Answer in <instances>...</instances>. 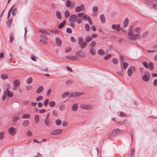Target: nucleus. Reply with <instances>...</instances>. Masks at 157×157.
<instances>
[{
	"label": "nucleus",
	"mask_w": 157,
	"mask_h": 157,
	"mask_svg": "<svg viewBox=\"0 0 157 157\" xmlns=\"http://www.w3.org/2000/svg\"><path fill=\"white\" fill-rule=\"evenodd\" d=\"M134 29L132 30L130 32L128 33V35L131 36L130 39L132 40H136L138 39L140 40L141 39V37L139 34H134Z\"/></svg>",
	"instance_id": "f257e3e1"
},
{
	"label": "nucleus",
	"mask_w": 157,
	"mask_h": 157,
	"mask_svg": "<svg viewBox=\"0 0 157 157\" xmlns=\"http://www.w3.org/2000/svg\"><path fill=\"white\" fill-rule=\"evenodd\" d=\"M145 74L142 77V79L146 82H148L150 79V75L149 72L147 71H145L144 72Z\"/></svg>",
	"instance_id": "f03ea898"
},
{
	"label": "nucleus",
	"mask_w": 157,
	"mask_h": 157,
	"mask_svg": "<svg viewBox=\"0 0 157 157\" xmlns=\"http://www.w3.org/2000/svg\"><path fill=\"white\" fill-rule=\"evenodd\" d=\"M84 15L83 13H78L77 16V22L78 24H80L82 21V17Z\"/></svg>",
	"instance_id": "7ed1b4c3"
},
{
	"label": "nucleus",
	"mask_w": 157,
	"mask_h": 157,
	"mask_svg": "<svg viewBox=\"0 0 157 157\" xmlns=\"http://www.w3.org/2000/svg\"><path fill=\"white\" fill-rule=\"evenodd\" d=\"M136 70V68L133 66L131 67L130 68H128L127 71V74L129 77H131L132 73V71H135Z\"/></svg>",
	"instance_id": "20e7f679"
},
{
	"label": "nucleus",
	"mask_w": 157,
	"mask_h": 157,
	"mask_svg": "<svg viewBox=\"0 0 157 157\" xmlns=\"http://www.w3.org/2000/svg\"><path fill=\"white\" fill-rule=\"evenodd\" d=\"M80 107L83 109H91L93 108L92 105H89L82 104L80 105Z\"/></svg>",
	"instance_id": "39448f33"
},
{
	"label": "nucleus",
	"mask_w": 157,
	"mask_h": 157,
	"mask_svg": "<svg viewBox=\"0 0 157 157\" xmlns=\"http://www.w3.org/2000/svg\"><path fill=\"white\" fill-rule=\"evenodd\" d=\"M84 6L81 4L79 6H77L75 8V11L77 13L81 11H83L84 10Z\"/></svg>",
	"instance_id": "423d86ee"
},
{
	"label": "nucleus",
	"mask_w": 157,
	"mask_h": 157,
	"mask_svg": "<svg viewBox=\"0 0 157 157\" xmlns=\"http://www.w3.org/2000/svg\"><path fill=\"white\" fill-rule=\"evenodd\" d=\"M62 131V129H58L52 131L50 133L52 135H56L60 134Z\"/></svg>",
	"instance_id": "0eeeda50"
},
{
	"label": "nucleus",
	"mask_w": 157,
	"mask_h": 157,
	"mask_svg": "<svg viewBox=\"0 0 157 157\" xmlns=\"http://www.w3.org/2000/svg\"><path fill=\"white\" fill-rule=\"evenodd\" d=\"M69 21L70 22H77V16L76 15L73 14L71 15L69 18Z\"/></svg>",
	"instance_id": "6e6552de"
},
{
	"label": "nucleus",
	"mask_w": 157,
	"mask_h": 157,
	"mask_svg": "<svg viewBox=\"0 0 157 157\" xmlns=\"http://www.w3.org/2000/svg\"><path fill=\"white\" fill-rule=\"evenodd\" d=\"M8 132L12 135H14L16 134V130L13 127H12L8 129Z\"/></svg>",
	"instance_id": "1a4fd4ad"
},
{
	"label": "nucleus",
	"mask_w": 157,
	"mask_h": 157,
	"mask_svg": "<svg viewBox=\"0 0 157 157\" xmlns=\"http://www.w3.org/2000/svg\"><path fill=\"white\" fill-rule=\"evenodd\" d=\"M98 6H95L93 7V13L92 14V15L93 16H95L98 14Z\"/></svg>",
	"instance_id": "9d476101"
},
{
	"label": "nucleus",
	"mask_w": 157,
	"mask_h": 157,
	"mask_svg": "<svg viewBox=\"0 0 157 157\" xmlns=\"http://www.w3.org/2000/svg\"><path fill=\"white\" fill-rule=\"evenodd\" d=\"M112 28L113 29L117 31H119L121 30L120 25L119 24H113L112 26Z\"/></svg>",
	"instance_id": "9b49d317"
},
{
	"label": "nucleus",
	"mask_w": 157,
	"mask_h": 157,
	"mask_svg": "<svg viewBox=\"0 0 157 157\" xmlns=\"http://www.w3.org/2000/svg\"><path fill=\"white\" fill-rule=\"evenodd\" d=\"M123 132V131L118 128L112 131V133L113 134L120 135Z\"/></svg>",
	"instance_id": "f8f14e48"
},
{
	"label": "nucleus",
	"mask_w": 157,
	"mask_h": 157,
	"mask_svg": "<svg viewBox=\"0 0 157 157\" xmlns=\"http://www.w3.org/2000/svg\"><path fill=\"white\" fill-rule=\"evenodd\" d=\"M56 43L58 46H60L61 45V40L59 37H57L56 38Z\"/></svg>",
	"instance_id": "ddd939ff"
},
{
	"label": "nucleus",
	"mask_w": 157,
	"mask_h": 157,
	"mask_svg": "<svg viewBox=\"0 0 157 157\" xmlns=\"http://www.w3.org/2000/svg\"><path fill=\"white\" fill-rule=\"evenodd\" d=\"M76 54L78 55L79 57H84L85 56L84 53L82 52V50L78 51L76 53Z\"/></svg>",
	"instance_id": "4468645a"
},
{
	"label": "nucleus",
	"mask_w": 157,
	"mask_h": 157,
	"mask_svg": "<svg viewBox=\"0 0 157 157\" xmlns=\"http://www.w3.org/2000/svg\"><path fill=\"white\" fill-rule=\"evenodd\" d=\"M43 90L44 88L42 86H40L36 90V92L37 94H40L43 91Z\"/></svg>",
	"instance_id": "2eb2a0df"
},
{
	"label": "nucleus",
	"mask_w": 157,
	"mask_h": 157,
	"mask_svg": "<svg viewBox=\"0 0 157 157\" xmlns=\"http://www.w3.org/2000/svg\"><path fill=\"white\" fill-rule=\"evenodd\" d=\"M6 90L7 92V96L8 97H13V94L12 92L10 91L8 88L6 89Z\"/></svg>",
	"instance_id": "dca6fc26"
},
{
	"label": "nucleus",
	"mask_w": 157,
	"mask_h": 157,
	"mask_svg": "<svg viewBox=\"0 0 157 157\" xmlns=\"http://www.w3.org/2000/svg\"><path fill=\"white\" fill-rule=\"evenodd\" d=\"M70 94H71L69 92H65L62 94L61 97L62 98H63L67 96L69 98H71Z\"/></svg>",
	"instance_id": "f3484780"
},
{
	"label": "nucleus",
	"mask_w": 157,
	"mask_h": 157,
	"mask_svg": "<svg viewBox=\"0 0 157 157\" xmlns=\"http://www.w3.org/2000/svg\"><path fill=\"white\" fill-rule=\"evenodd\" d=\"M78 104L76 103L73 104L72 107V110L73 111H76L78 109Z\"/></svg>",
	"instance_id": "a211bd4d"
},
{
	"label": "nucleus",
	"mask_w": 157,
	"mask_h": 157,
	"mask_svg": "<svg viewBox=\"0 0 157 157\" xmlns=\"http://www.w3.org/2000/svg\"><path fill=\"white\" fill-rule=\"evenodd\" d=\"M66 58L69 59H73V60H78V57L75 56H66Z\"/></svg>",
	"instance_id": "6ab92c4d"
},
{
	"label": "nucleus",
	"mask_w": 157,
	"mask_h": 157,
	"mask_svg": "<svg viewBox=\"0 0 157 157\" xmlns=\"http://www.w3.org/2000/svg\"><path fill=\"white\" fill-rule=\"evenodd\" d=\"M97 53L100 55H104L105 54V51L102 49H99Z\"/></svg>",
	"instance_id": "aec40b11"
},
{
	"label": "nucleus",
	"mask_w": 157,
	"mask_h": 157,
	"mask_svg": "<svg viewBox=\"0 0 157 157\" xmlns=\"http://www.w3.org/2000/svg\"><path fill=\"white\" fill-rule=\"evenodd\" d=\"M100 19L101 22L104 23L105 22V19L103 14H101L100 16Z\"/></svg>",
	"instance_id": "412c9836"
},
{
	"label": "nucleus",
	"mask_w": 157,
	"mask_h": 157,
	"mask_svg": "<svg viewBox=\"0 0 157 157\" xmlns=\"http://www.w3.org/2000/svg\"><path fill=\"white\" fill-rule=\"evenodd\" d=\"M29 122L28 120L25 121L22 123V125L24 127H27L29 124Z\"/></svg>",
	"instance_id": "4be33fe9"
},
{
	"label": "nucleus",
	"mask_w": 157,
	"mask_h": 157,
	"mask_svg": "<svg viewBox=\"0 0 157 157\" xmlns=\"http://www.w3.org/2000/svg\"><path fill=\"white\" fill-rule=\"evenodd\" d=\"M66 23V21H63V22L59 24L58 26V28L59 29L62 28L65 24Z\"/></svg>",
	"instance_id": "5701e85b"
},
{
	"label": "nucleus",
	"mask_w": 157,
	"mask_h": 157,
	"mask_svg": "<svg viewBox=\"0 0 157 157\" xmlns=\"http://www.w3.org/2000/svg\"><path fill=\"white\" fill-rule=\"evenodd\" d=\"M56 16L59 19H60L62 18L61 13L59 11H56Z\"/></svg>",
	"instance_id": "b1692460"
},
{
	"label": "nucleus",
	"mask_w": 157,
	"mask_h": 157,
	"mask_svg": "<svg viewBox=\"0 0 157 157\" xmlns=\"http://www.w3.org/2000/svg\"><path fill=\"white\" fill-rule=\"evenodd\" d=\"M128 24V18H126L124 22V25L125 28L127 27Z\"/></svg>",
	"instance_id": "393cba45"
},
{
	"label": "nucleus",
	"mask_w": 157,
	"mask_h": 157,
	"mask_svg": "<svg viewBox=\"0 0 157 157\" xmlns=\"http://www.w3.org/2000/svg\"><path fill=\"white\" fill-rule=\"evenodd\" d=\"M30 117V115L29 114H23L22 116V118L23 119L29 118Z\"/></svg>",
	"instance_id": "a878e982"
},
{
	"label": "nucleus",
	"mask_w": 157,
	"mask_h": 157,
	"mask_svg": "<svg viewBox=\"0 0 157 157\" xmlns=\"http://www.w3.org/2000/svg\"><path fill=\"white\" fill-rule=\"evenodd\" d=\"M0 78L2 79H7L8 78V76L7 74H3L1 75Z\"/></svg>",
	"instance_id": "bb28decb"
},
{
	"label": "nucleus",
	"mask_w": 157,
	"mask_h": 157,
	"mask_svg": "<svg viewBox=\"0 0 157 157\" xmlns=\"http://www.w3.org/2000/svg\"><path fill=\"white\" fill-rule=\"evenodd\" d=\"M128 123L127 121L125 120L123 121H119L118 122V124L120 125H124Z\"/></svg>",
	"instance_id": "cd10ccee"
},
{
	"label": "nucleus",
	"mask_w": 157,
	"mask_h": 157,
	"mask_svg": "<svg viewBox=\"0 0 157 157\" xmlns=\"http://www.w3.org/2000/svg\"><path fill=\"white\" fill-rule=\"evenodd\" d=\"M148 66L151 70H153L154 69V64L152 62H150L148 63Z\"/></svg>",
	"instance_id": "c85d7f7f"
},
{
	"label": "nucleus",
	"mask_w": 157,
	"mask_h": 157,
	"mask_svg": "<svg viewBox=\"0 0 157 157\" xmlns=\"http://www.w3.org/2000/svg\"><path fill=\"white\" fill-rule=\"evenodd\" d=\"M14 86H18L20 84V81L18 79H16L14 81Z\"/></svg>",
	"instance_id": "c756f323"
},
{
	"label": "nucleus",
	"mask_w": 157,
	"mask_h": 157,
	"mask_svg": "<svg viewBox=\"0 0 157 157\" xmlns=\"http://www.w3.org/2000/svg\"><path fill=\"white\" fill-rule=\"evenodd\" d=\"M39 31L41 33H44L45 34L47 35H49L50 34L49 33L45 30L42 29H40Z\"/></svg>",
	"instance_id": "7c9ffc66"
},
{
	"label": "nucleus",
	"mask_w": 157,
	"mask_h": 157,
	"mask_svg": "<svg viewBox=\"0 0 157 157\" xmlns=\"http://www.w3.org/2000/svg\"><path fill=\"white\" fill-rule=\"evenodd\" d=\"M92 39V37L90 36H88L86 37L85 38V41L86 42H88L90 41Z\"/></svg>",
	"instance_id": "2f4dec72"
},
{
	"label": "nucleus",
	"mask_w": 157,
	"mask_h": 157,
	"mask_svg": "<svg viewBox=\"0 0 157 157\" xmlns=\"http://www.w3.org/2000/svg\"><path fill=\"white\" fill-rule=\"evenodd\" d=\"M148 33L147 31L144 33L140 36L141 38H144L146 37L148 34Z\"/></svg>",
	"instance_id": "473e14b6"
},
{
	"label": "nucleus",
	"mask_w": 157,
	"mask_h": 157,
	"mask_svg": "<svg viewBox=\"0 0 157 157\" xmlns=\"http://www.w3.org/2000/svg\"><path fill=\"white\" fill-rule=\"evenodd\" d=\"M70 15V13L68 10H66L64 12V16L65 18H67Z\"/></svg>",
	"instance_id": "72a5a7b5"
},
{
	"label": "nucleus",
	"mask_w": 157,
	"mask_h": 157,
	"mask_svg": "<svg viewBox=\"0 0 157 157\" xmlns=\"http://www.w3.org/2000/svg\"><path fill=\"white\" fill-rule=\"evenodd\" d=\"M121 62V65H122L123 64V62L124 61L125 59L124 57V56L122 55H120L119 56Z\"/></svg>",
	"instance_id": "f704fd0d"
},
{
	"label": "nucleus",
	"mask_w": 157,
	"mask_h": 157,
	"mask_svg": "<svg viewBox=\"0 0 157 157\" xmlns=\"http://www.w3.org/2000/svg\"><path fill=\"white\" fill-rule=\"evenodd\" d=\"M90 53L91 54L93 55H94L96 54V51L94 49V48H91L90 49Z\"/></svg>",
	"instance_id": "c9c22d12"
},
{
	"label": "nucleus",
	"mask_w": 157,
	"mask_h": 157,
	"mask_svg": "<svg viewBox=\"0 0 157 157\" xmlns=\"http://www.w3.org/2000/svg\"><path fill=\"white\" fill-rule=\"evenodd\" d=\"M34 119L35 122L38 123L39 122V115L37 114L34 117Z\"/></svg>",
	"instance_id": "e433bc0d"
},
{
	"label": "nucleus",
	"mask_w": 157,
	"mask_h": 157,
	"mask_svg": "<svg viewBox=\"0 0 157 157\" xmlns=\"http://www.w3.org/2000/svg\"><path fill=\"white\" fill-rule=\"evenodd\" d=\"M32 78L31 77H30L27 79L26 82L28 84H30L32 82Z\"/></svg>",
	"instance_id": "4c0bfd02"
},
{
	"label": "nucleus",
	"mask_w": 157,
	"mask_h": 157,
	"mask_svg": "<svg viewBox=\"0 0 157 157\" xmlns=\"http://www.w3.org/2000/svg\"><path fill=\"white\" fill-rule=\"evenodd\" d=\"M56 105V103L54 101H51L49 103V105L50 107H54Z\"/></svg>",
	"instance_id": "58836bf2"
},
{
	"label": "nucleus",
	"mask_w": 157,
	"mask_h": 157,
	"mask_svg": "<svg viewBox=\"0 0 157 157\" xmlns=\"http://www.w3.org/2000/svg\"><path fill=\"white\" fill-rule=\"evenodd\" d=\"M40 37L42 39L45 40H48V38L44 34H41L40 35Z\"/></svg>",
	"instance_id": "ea45409f"
},
{
	"label": "nucleus",
	"mask_w": 157,
	"mask_h": 157,
	"mask_svg": "<svg viewBox=\"0 0 157 157\" xmlns=\"http://www.w3.org/2000/svg\"><path fill=\"white\" fill-rule=\"evenodd\" d=\"M61 120L59 119L56 120L55 121L56 124L58 126L60 125L61 124Z\"/></svg>",
	"instance_id": "a19ab883"
},
{
	"label": "nucleus",
	"mask_w": 157,
	"mask_h": 157,
	"mask_svg": "<svg viewBox=\"0 0 157 157\" xmlns=\"http://www.w3.org/2000/svg\"><path fill=\"white\" fill-rule=\"evenodd\" d=\"M87 45V44L86 42H83L81 44V45L80 46L81 48L83 49V48H85Z\"/></svg>",
	"instance_id": "79ce46f5"
},
{
	"label": "nucleus",
	"mask_w": 157,
	"mask_h": 157,
	"mask_svg": "<svg viewBox=\"0 0 157 157\" xmlns=\"http://www.w3.org/2000/svg\"><path fill=\"white\" fill-rule=\"evenodd\" d=\"M44 122L45 124L48 126H49L50 125L51 123L49 121V120L44 119Z\"/></svg>",
	"instance_id": "37998d69"
},
{
	"label": "nucleus",
	"mask_w": 157,
	"mask_h": 157,
	"mask_svg": "<svg viewBox=\"0 0 157 157\" xmlns=\"http://www.w3.org/2000/svg\"><path fill=\"white\" fill-rule=\"evenodd\" d=\"M12 19L11 18L7 22V25L9 26V28H10L11 24L12 23Z\"/></svg>",
	"instance_id": "c03bdc74"
},
{
	"label": "nucleus",
	"mask_w": 157,
	"mask_h": 157,
	"mask_svg": "<svg viewBox=\"0 0 157 157\" xmlns=\"http://www.w3.org/2000/svg\"><path fill=\"white\" fill-rule=\"evenodd\" d=\"M71 2L69 0H67L66 2V5L67 7H69L71 6Z\"/></svg>",
	"instance_id": "a18cd8bd"
},
{
	"label": "nucleus",
	"mask_w": 157,
	"mask_h": 157,
	"mask_svg": "<svg viewBox=\"0 0 157 157\" xmlns=\"http://www.w3.org/2000/svg\"><path fill=\"white\" fill-rule=\"evenodd\" d=\"M122 64L123 65V68L124 69H126L129 65L128 63L126 62L123 63Z\"/></svg>",
	"instance_id": "49530a36"
},
{
	"label": "nucleus",
	"mask_w": 157,
	"mask_h": 157,
	"mask_svg": "<svg viewBox=\"0 0 157 157\" xmlns=\"http://www.w3.org/2000/svg\"><path fill=\"white\" fill-rule=\"evenodd\" d=\"M65 108V105H61L59 106V109L60 111H62Z\"/></svg>",
	"instance_id": "de8ad7c7"
},
{
	"label": "nucleus",
	"mask_w": 157,
	"mask_h": 157,
	"mask_svg": "<svg viewBox=\"0 0 157 157\" xmlns=\"http://www.w3.org/2000/svg\"><path fill=\"white\" fill-rule=\"evenodd\" d=\"M143 64L144 66L146 68H149L148 64L145 61H144L143 63Z\"/></svg>",
	"instance_id": "09e8293b"
},
{
	"label": "nucleus",
	"mask_w": 157,
	"mask_h": 157,
	"mask_svg": "<svg viewBox=\"0 0 157 157\" xmlns=\"http://www.w3.org/2000/svg\"><path fill=\"white\" fill-rule=\"evenodd\" d=\"M111 55L110 54H108L107 55L105 56L104 57V59L105 60H108V59L110 58L111 57Z\"/></svg>",
	"instance_id": "8fccbe9b"
},
{
	"label": "nucleus",
	"mask_w": 157,
	"mask_h": 157,
	"mask_svg": "<svg viewBox=\"0 0 157 157\" xmlns=\"http://www.w3.org/2000/svg\"><path fill=\"white\" fill-rule=\"evenodd\" d=\"M19 119V117L18 116H14L13 117L12 121L13 122L16 121H18Z\"/></svg>",
	"instance_id": "3c124183"
},
{
	"label": "nucleus",
	"mask_w": 157,
	"mask_h": 157,
	"mask_svg": "<svg viewBox=\"0 0 157 157\" xmlns=\"http://www.w3.org/2000/svg\"><path fill=\"white\" fill-rule=\"evenodd\" d=\"M43 99V96H40L37 97V98H36V101H40L42 100Z\"/></svg>",
	"instance_id": "603ef678"
},
{
	"label": "nucleus",
	"mask_w": 157,
	"mask_h": 157,
	"mask_svg": "<svg viewBox=\"0 0 157 157\" xmlns=\"http://www.w3.org/2000/svg\"><path fill=\"white\" fill-rule=\"evenodd\" d=\"M49 101V100L48 99H47L45 100L44 103V105L46 107L48 105Z\"/></svg>",
	"instance_id": "864d4df0"
},
{
	"label": "nucleus",
	"mask_w": 157,
	"mask_h": 157,
	"mask_svg": "<svg viewBox=\"0 0 157 157\" xmlns=\"http://www.w3.org/2000/svg\"><path fill=\"white\" fill-rule=\"evenodd\" d=\"M17 10L16 8H14L13 10L12 15L13 16L16 15L17 13Z\"/></svg>",
	"instance_id": "5fc2aeb1"
},
{
	"label": "nucleus",
	"mask_w": 157,
	"mask_h": 157,
	"mask_svg": "<svg viewBox=\"0 0 157 157\" xmlns=\"http://www.w3.org/2000/svg\"><path fill=\"white\" fill-rule=\"evenodd\" d=\"M113 63L115 64H117L118 63V60L116 59H113L112 60Z\"/></svg>",
	"instance_id": "6e6d98bb"
},
{
	"label": "nucleus",
	"mask_w": 157,
	"mask_h": 157,
	"mask_svg": "<svg viewBox=\"0 0 157 157\" xmlns=\"http://www.w3.org/2000/svg\"><path fill=\"white\" fill-rule=\"evenodd\" d=\"M71 50V48L70 47H68L66 48L65 50V52L66 53H67L70 52Z\"/></svg>",
	"instance_id": "4d7b16f0"
},
{
	"label": "nucleus",
	"mask_w": 157,
	"mask_h": 157,
	"mask_svg": "<svg viewBox=\"0 0 157 157\" xmlns=\"http://www.w3.org/2000/svg\"><path fill=\"white\" fill-rule=\"evenodd\" d=\"M152 85L155 86H157V79H155L153 80Z\"/></svg>",
	"instance_id": "13d9d810"
},
{
	"label": "nucleus",
	"mask_w": 157,
	"mask_h": 157,
	"mask_svg": "<svg viewBox=\"0 0 157 157\" xmlns=\"http://www.w3.org/2000/svg\"><path fill=\"white\" fill-rule=\"evenodd\" d=\"M85 27L86 30L87 31H89L90 30V27L89 25L88 24H86L85 25Z\"/></svg>",
	"instance_id": "bf43d9fd"
},
{
	"label": "nucleus",
	"mask_w": 157,
	"mask_h": 157,
	"mask_svg": "<svg viewBox=\"0 0 157 157\" xmlns=\"http://www.w3.org/2000/svg\"><path fill=\"white\" fill-rule=\"evenodd\" d=\"M78 44H80L83 41V39L82 37H79L78 38Z\"/></svg>",
	"instance_id": "052dcab7"
},
{
	"label": "nucleus",
	"mask_w": 157,
	"mask_h": 157,
	"mask_svg": "<svg viewBox=\"0 0 157 157\" xmlns=\"http://www.w3.org/2000/svg\"><path fill=\"white\" fill-rule=\"evenodd\" d=\"M14 36H13V34H11L10 36V42L11 43H12L13 40L14 39Z\"/></svg>",
	"instance_id": "680f3d73"
},
{
	"label": "nucleus",
	"mask_w": 157,
	"mask_h": 157,
	"mask_svg": "<svg viewBox=\"0 0 157 157\" xmlns=\"http://www.w3.org/2000/svg\"><path fill=\"white\" fill-rule=\"evenodd\" d=\"M88 21L89 22V23L90 24V25H92L93 24V23L92 21V20L90 17L89 16L88 17Z\"/></svg>",
	"instance_id": "e2e57ef3"
},
{
	"label": "nucleus",
	"mask_w": 157,
	"mask_h": 157,
	"mask_svg": "<svg viewBox=\"0 0 157 157\" xmlns=\"http://www.w3.org/2000/svg\"><path fill=\"white\" fill-rule=\"evenodd\" d=\"M66 31L67 33H71L72 32V30L70 28H67L66 29Z\"/></svg>",
	"instance_id": "0e129e2a"
},
{
	"label": "nucleus",
	"mask_w": 157,
	"mask_h": 157,
	"mask_svg": "<svg viewBox=\"0 0 157 157\" xmlns=\"http://www.w3.org/2000/svg\"><path fill=\"white\" fill-rule=\"evenodd\" d=\"M84 94L83 93L76 92V96H80L81 95L83 94Z\"/></svg>",
	"instance_id": "69168bd1"
},
{
	"label": "nucleus",
	"mask_w": 157,
	"mask_h": 157,
	"mask_svg": "<svg viewBox=\"0 0 157 157\" xmlns=\"http://www.w3.org/2000/svg\"><path fill=\"white\" fill-rule=\"evenodd\" d=\"M141 29L140 27H136L135 29V31L136 33H138L141 30Z\"/></svg>",
	"instance_id": "338daca9"
},
{
	"label": "nucleus",
	"mask_w": 157,
	"mask_h": 157,
	"mask_svg": "<svg viewBox=\"0 0 157 157\" xmlns=\"http://www.w3.org/2000/svg\"><path fill=\"white\" fill-rule=\"evenodd\" d=\"M96 42L95 41H93L91 42V43L90 44V46L91 47H94L96 44Z\"/></svg>",
	"instance_id": "774afa93"
}]
</instances>
